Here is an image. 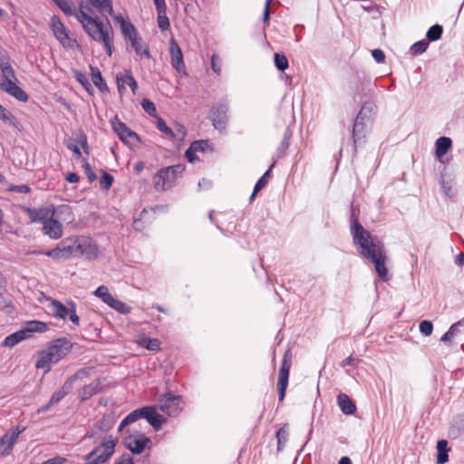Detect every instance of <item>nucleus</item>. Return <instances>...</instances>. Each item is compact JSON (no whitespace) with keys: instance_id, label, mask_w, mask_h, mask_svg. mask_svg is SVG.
I'll list each match as a JSON object with an SVG mask.
<instances>
[{"instance_id":"1","label":"nucleus","mask_w":464,"mask_h":464,"mask_svg":"<svg viewBox=\"0 0 464 464\" xmlns=\"http://www.w3.org/2000/svg\"><path fill=\"white\" fill-rule=\"evenodd\" d=\"M79 8L76 14L77 20L82 25L84 31L96 42H102L106 53L111 55L113 37L112 29L110 24L104 26L102 22L90 14L92 13V7L96 9L100 14H109L112 19L118 15L113 12L112 0H76Z\"/></svg>"},{"instance_id":"2","label":"nucleus","mask_w":464,"mask_h":464,"mask_svg":"<svg viewBox=\"0 0 464 464\" xmlns=\"http://www.w3.org/2000/svg\"><path fill=\"white\" fill-rule=\"evenodd\" d=\"M351 233L354 245L360 248L361 255L374 265L375 271L383 281H388L390 277L385 266L387 256L383 243L373 238L356 219L351 226Z\"/></svg>"},{"instance_id":"3","label":"nucleus","mask_w":464,"mask_h":464,"mask_svg":"<svg viewBox=\"0 0 464 464\" xmlns=\"http://www.w3.org/2000/svg\"><path fill=\"white\" fill-rule=\"evenodd\" d=\"M71 349L72 343L68 339L59 338L54 340L38 353L36 368L43 370V374H46L51 370L52 365L65 357Z\"/></svg>"},{"instance_id":"4","label":"nucleus","mask_w":464,"mask_h":464,"mask_svg":"<svg viewBox=\"0 0 464 464\" xmlns=\"http://www.w3.org/2000/svg\"><path fill=\"white\" fill-rule=\"evenodd\" d=\"M29 217L33 222H39L43 225L44 234L51 239H60L63 236V224L52 216L49 209L44 208L30 210Z\"/></svg>"},{"instance_id":"5","label":"nucleus","mask_w":464,"mask_h":464,"mask_svg":"<svg viewBox=\"0 0 464 464\" xmlns=\"http://www.w3.org/2000/svg\"><path fill=\"white\" fill-rule=\"evenodd\" d=\"M183 170L184 167L180 164L160 169L153 177L155 189L163 191L172 188Z\"/></svg>"},{"instance_id":"6","label":"nucleus","mask_w":464,"mask_h":464,"mask_svg":"<svg viewBox=\"0 0 464 464\" xmlns=\"http://www.w3.org/2000/svg\"><path fill=\"white\" fill-rule=\"evenodd\" d=\"M117 440L111 436L83 457L86 464H104L113 455Z\"/></svg>"},{"instance_id":"7","label":"nucleus","mask_w":464,"mask_h":464,"mask_svg":"<svg viewBox=\"0 0 464 464\" xmlns=\"http://www.w3.org/2000/svg\"><path fill=\"white\" fill-rule=\"evenodd\" d=\"M17 82L13 67L1 71L0 89L19 102H26L28 95L17 85Z\"/></svg>"},{"instance_id":"8","label":"nucleus","mask_w":464,"mask_h":464,"mask_svg":"<svg viewBox=\"0 0 464 464\" xmlns=\"http://www.w3.org/2000/svg\"><path fill=\"white\" fill-rule=\"evenodd\" d=\"M157 406L169 417H175L183 410L182 397L168 391L160 396L159 404Z\"/></svg>"},{"instance_id":"9","label":"nucleus","mask_w":464,"mask_h":464,"mask_svg":"<svg viewBox=\"0 0 464 464\" xmlns=\"http://www.w3.org/2000/svg\"><path fill=\"white\" fill-rule=\"evenodd\" d=\"M76 240L72 237L63 239L56 247L46 251L44 254L54 260H65L77 256Z\"/></svg>"},{"instance_id":"10","label":"nucleus","mask_w":464,"mask_h":464,"mask_svg":"<svg viewBox=\"0 0 464 464\" xmlns=\"http://www.w3.org/2000/svg\"><path fill=\"white\" fill-rule=\"evenodd\" d=\"M372 106L370 104H364L360 110L357 117L354 121L353 126V139L354 143V148L356 149L357 144L360 142L362 139H363L366 135L367 126L366 121L369 118V113L371 112Z\"/></svg>"},{"instance_id":"11","label":"nucleus","mask_w":464,"mask_h":464,"mask_svg":"<svg viewBox=\"0 0 464 464\" xmlns=\"http://www.w3.org/2000/svg\"><path fill=\"white\" fill-rule=\"evenodd\" d=\"M111 123L113 130L124 143L131 146L139 141L138 135L116 117L111 121Z\"/></svg>"},{"instance_id":"12","label":"nucleus","mask_w":464,"mask_h":464,"mask_svg":"<svg viewBox=\"0 0 464 464\" xmlns=\"http://www.w3.org/2000/svg\"><path fill=\"white\" fill-rule=\"evenodd\" d=\"M77 256H84L87 259H95L98 256L99 249L97 245L89 237L76 239Z\"/></svg>"},{"instance_id":"13","label":"nucleus","mask_w":464,"mask_h":464,"mask_svg":"<svg viewBox=\"0 0 464 464\" xmlns=\"http://www.w3.org/2000/svg\"><path fill=\"white\" fill-rule=\"evenodd\" d=\"M123 442L124 446L132 454H140L144 451L146 447L151 443V440L143 433H138L137 435H130L125 438Z\"/></svg>"},{"instance_id":"14","label":"nucleus","mask_w":464,"mask_h":464,"mask_svg":"<svg viewBox=\"0 0 464 464\" xmlns=\"http://www.w3.org/2000/svg\"><path fill=\"white\" fill-rule=\"evenodd\" d=\"M227 111L228 106L226 103H221L211 108L209 119L211 120L215 129L219 130L226 129L227 122Z\"/></svg>"},{"instance_id":"15","label":"nucleus","mask_w":464,"mask_h":464,"mask_svg":"<svg viewBox=\"0 0 464 464\" xmlns=\"http://www.w3.org/2000/svg\"><path fill=\"white\" fill-rule=\"evenodd\" d=\"M51 28L56 39L66 47L72 46L74 40L69 36L68 30L61 22L57 15H53L51 18Z\"/></svg>"},{"instance_id":"16","label":"nucleus","mask_w":464,"mask_h":464,"mask_svg":"<svg viewBox=\"0 0 464 464\" xmlns=\"http://www.w3.org/2000/svg\"><path fill=\"white\" fill-rule=\"evenodd\" d=\"M116 82L118 92L121 95L126 92V86H129L135 95L138 90V83L130 71H126L124 73L119 72L116 74Z\"/></svg>"},{"instance_id":"17","label":"nucleus","mask_w":464,"mask_h":464,"mask_svg":"<svg viewBox=\"0 0 464 464\" xmlns=\"http://www.w3.org/2000/svg\"><path fill=\"white\" fill-rule=\"evenodd\" d=\"M44 209H49V212L52 213V216L61 223L70 224L74 221V215L72 209L68 205H60L58 207H46Z\"/></svg>"},{"instance_id":"18","label":"nucleus","mask_w":464,"mask_h":464,"mask_svg":"<svg viewBox=\"0 0 464 464\" xmlns=\"http://www.w3.org/2000/svg\"><path fill=\"white\" fill-rule=\"evenodd\" d=\"M440 185L444 195L450 198L455 197V178L446 168L440 173Z\"/></svg>"},{"instance_id":"19","label":"nucleus","mask_w":464,"mask_h":464,"mask_svg":"<svg viewBox=\"0 0 464 464\" xmlns=\"http://www.w3.org/2000/svg\"><path fill=\"white\" fill-rule=\"evenodd\" d=\"M114 22L120 25L122 34L130 44L140 37L134 25L122 16L114 17Z\"/></svg>"},{"instance_id":"20","label":"nucleus","mask_w":464,"mask_h":464,"mask_svg":"<svg viewBox=\"0 0 464 464\" xmlns=\"http://www.w3.org/2000/svg\"><path fill=\"white\" fill-rule=\"evenodd\" d=\"M24 430V429L21 430L18 428L11 429L0 439V443L5 446L2 450L3 456H7L12 452L14 442Z\"/></svg>"},{"instance_id":"21","label":"nucleus","mask_w":464,"mask_h":464,"mask_svg":"<svg viewBox=\"0 0 464 464\" xmlns=\"http://www.w3.org/2000/svg\"><path fill=\"white\" fill-rule=\"evenodd\" d=\"M146 408L147 411L144 419L147 420L155 430H160L162 425L167 421L166 418L157 411V409H159L157 405L146 406Z\"/></svg>"},{"instance_id":"22","label":"nucleus","mask_w":464,"mask_h":464,"mask_svg":"<svg viewBox=\"0 0 464 464\" xmlns=\"http://www.w3.org/2000/svg\"><path fill=\"white\" fill-rule=\"evenodd\" d=\"M102 391V385L100 382V379H96L91 383L84 385L79 391V399L81 401H85L89 400L93 395L100 393Z\"/></svg>"},{"instance_id":"23","label":"nucleus","mask_w":464,"mask_h":464,"mask_svg":"<svg viewBox=\"0 0 464 464\" xmlns=\"http://www.w3.org/2000/svg\"><path fill=\"white\" fill-rule=\"evenodd\" d=\"M169 52L171 56L172 66L179 72H180L181 69L184 68L183 55L180 47L174 39L170 40Z\"/></svg>"},{"instance_id":"24","label":"nucleus","mask_w":464,"mask_h":464,"mask_svg":"<svg viewBox=\"0 0 464 464\" xmlns=\"http://www.w3.org/2000/svg\"><path fill=\"white\" fill-rule=\"evenodd\" d=\"M337 404L342 412L345 415H352L356 411V405L353 400L345 393H340L337 396Z\"/></svg>"},{"instance_id":"25","label":"nucleus","mask_w":464,"mask_h":464,"mask_svg":"<svg viewBox=\"0 0 464 464\" xmlns=\"http://www.w3.org/2000/svg\"><path fill=\"white\" fill-rule=\"evenodd\" d=\"M72 389V382L68 379L63 385L51 396L50 404L55 405L59 403Z\"/></svg>"},{"instance_id":"26","label":"nucleus","mask_w":464,"mask_h":464,"mask_svg":"<svg viewBox=\"0 0 464 464\" xmlns=\"http://www.w3.org/2000/svg\"><path fill=\"white\" fill-rule=\"evenodd\" d=\"M147 411L146 406L136 409L130 412L121 422L119 426V430H121V429L130 423L135 422L136 420L145 417V412Z\"/></svg>"},{"instance_id":"27","label":"nucleus","mask_w":464,"mask_h":464,"mask_svg":"<svg viewBox=\"0 0 464 464\" xmlns=\"http://www.w3.org/2000/svg\"><path fill=\"white\" fill-rule=\"evenodd\" d=\"M437 463L444 464L449 461V451L450 448L448 446V440H440L437 441Z\"/></svg>"},{"instance_id":"28","label":"nucleus","mask_w":464,"mask_h":464,"mask_svg":"<svg viewBox=\"0 0 464 464\" xmlns=\"http://www.w3.org/2000/svg\"><path fill=\"white\" fill-rule=\"evenodd\" d=\"M158 13V25L161 30H166L169 27V21L166 15L167 6L165 0H161L160 5H155Z\"/></svg>"},{"instance_id":"29","label":"nucleus","mask_w":464,"mask_h":464,"mask_svg":"<svg viewBox=\"0 0 464 464\" xmlns=\"http://www.w3.org/2000/svg\"><path fill=\"white\" fill-rule=\"evenodd\" d=\"M452 145L451 140L448 137H440L436 140V158L440 160Z\"/></svg>"},{"instance_id":"30","label":"nucleus","mask_w":464,"mask_h":464,"mask_svg":"<svg viewBox=\"0 0 464 464\" xmlns=\"http://www.w3.org/2000/svg\"><path fill=\"white\" fill-rule=\"evenodd\" d=\"M51 310L54 316L65 320L70 312V305H63L60 301L53 300L50 304Z\"/></svg>"},{"instance_id":"31","label":"nucleus","mask_w":464,"mask_h":464,"mask_svg":"<svg viewBox=\"0 0 464 464\" xmlns=\"http://www.w3.org/2000/svg\"><path fill=\"white\" fill-rule=\"evenodd\" d=\"M28 336L26 334V332H24V328L8 335L5 337V339L3 342V345L6 347H14L17 343H19L21 341L27 339Z\"/></svg>"},{"instance_id":"32","label":"nucleus","mask_w":464,"mask_h":464,"mask_svg":"<svg viewBox=\"0 0 464 464\" xmlns=\"http://www.w3.org/2000/svg\"><path fill=\"white\" fill-rule=\"evenodd\" d=\"M47 329L48 326L45 323L36 320L27 322L25 327L24 328L28 338L31 337L33 333H44Z\"/></svg>"},{"instance_id":"33","label":"nucleus","mask_w":464,"mask_h":464,"mask_svg":"<svg viewBox=\"0 0 464 464\" xmlns=\"http://www.w3.org/2000/svg\"><path fill=\"white\" fill-rule=\"evenodd\" d=\"M131 47L134 49L136 54L140 58H150V53L148 45L143 42L141 36L138 38L133 44H130Z\"/></svg>"},{"instance_id":"34","label":"nucleus","mask_w":464,"mask_h":464,"mask_svg":"<svg viewBox=\"0 0 464 464\" xmlns=\"http://www.w3.org/2000/svg\"><path fill=\"white\" fill-rule=\"evenodd\" d=\"M93 295L100 298L104 304L107 305H111L114 300L112 295L109 292V289L105 285L99 286L94 292Z\"/></svg>"},{"instance_id":"35","label":"nucleus","mask_w":464,"mask_h":464,"mask_svg":"<svg viewBox=\"0 0 464 464\" xmlns=\"http://www.w3.org/2000/svg\"><path fill=\"white\" fill-rule=\"evenodd\" d=\"M464 432V418L462 416L456 417L450 430V436L457 438Z\"/></svg>"},{"instance_id":"36","label":"nucleus","mask_w":464,"mask_h":464,"mask_svg":"<svg viewBox=\"0 0 464 464\" xmlns=\"http://www.w3.org/2000/svg\"><path fill=\"white\" fill-rule=\"evenodd\" d=\"M56 5L68 16L74 15L76 17V14L78 10H76L71 0H53Z\"/></svg>"},{"instance_id":"37","label":"nucleus","mask_w":464,"mask_h":464,"mask_svg":"<svg viewBox=\"0 0 464 464\" xmlns=\"http://www.w3.org/2000/svg\"><path fill=\"white\" fill-rule=\"evenodd\" d=\"M292 360V353L287 349L284 354L282 365L279 371V377H288Z\"/></svg>"},{"instance_id":"38","label":"nucleus","mask_w":464,"mask_h":464,"mask_svg":"<svg viewBox=\"0 0 464 464\" xmlns=\"http://www.w3.org/2000/svg\"><path fill=\"white\" fill-rule=\"evenodd\" d=\"M276 439H277V450L282 451L285 446V443L288 440V430L286 425L279 428L276 431Z\"/></svg>"},{"instance_id":"39","label":"nucleus","mask_w":464,"mask_h":464,"mask_svg":"<svg viewBox=\"0 0 464 464\" xmlns=\"http://www.w3.org/2000/svg\"><path fill=\"white\" fill-rule=\"evenodd\" d=\"M92 70V80L93 84L100 90H103L107 87L105 81L103 80L101 72L97 68H91Z\"/></svg>"},{"instance_id":"40","label":"nucleus","mask_w":464,"mask_h":464,"mask_svg":"<svg viewBox=\"0 0 464 464\" xmlns=\"http://www.w3.org/2000/svg\"><path fill=\"white\" fill-rule=\"evenodd\" d=\"M443 33V28L440 24H434L427 31L426 37L430 41H437L440 39Z\"/></svg>"},{"instance_id":"41","label":"nucleus","mask_w":464,"mask_h":464,"mask_svg":"<svg viewBox=\"0 0 464 464\" xmlns=\"http://www.w3.org/2000/svg\"><path fill=\"white\" fill-rule=\"evenodd\" d=\"M270 176V169H268L256 183L252 195L249 200L252 201L256 195L266 186L267 179Z\"/></svg>"},{"instance_id":"42","label":"nucleus","mask_w":464,"mask_h":464,"mask_svg":"<svg viewBox=\"0 0 464 464\" xmlns=\"http://www.w3.org/2000/svg\"><path fill=\"white\" fill-rule=\"evenodd\" d=\"M111 308L116 310L117 312L122 314H128L130 313L131 308L127 304L122 301L117 300L114 298L113 302L110 305Z\"/></svg>"},{"instance_id":"43","label":"nucleus","mask_w":464,"mask_h":464,"mask_svg":"<svg viewBox=\"0 0 464 464\" xmlns=\"http://www.w3.org/2000/svg\"><path fill=\"white\" fill-rule=\"evenodd\" d=\"M275 65L281 72L286 70L288 68V60L285 54L276 53Z\"/></svg>"},{"instance_id":"44","label":"nucleus","mask_w":464,"mask_h":464,"mask_svg":"<svg viewBox=\"0 0 464 464\" xmlns=\"http://www.w3.org/2000/svg\"><path fill=\"white\" fill-rule=\"evenodd\" d=\"M172 132L173 135H170V138L178 140H183L187 134L185 127L179 123H175L174 128H172Z\"/></svg>"},{"instance_id":"45","label":"nucleus","mask_w":464,"mask_h":464,"mask_svg":"<svg viewBox=\"0 0 464 464\" xmlns=\"http://www.w3.org/2000/svg\"><path fill=\"white\" fill-rule=\"evenodd\" d=\"M429 46V43L425 40H420L413 44L411 47L412 54L417 55L424 53Z\"/></svg>"},{"instance_id":"46","label":"nucleus","mask_w":464,"mask_h":464,"mask_svg":"<svg viewBox=\"0 0 464 464\" xmlns=\"http://www.w3.org/2000/svg\"><path fill=\"white\" fill-rule=\"evenodd\" d=\"M289 379H278L277 382V392H278V401H283L285 396V392L288 386Z\"/></svg>"},{"instance_id":"47","label":"nucleus","mask_w":464,"mask_h":464,"mask_svg":"<svg viewBox=\"0 0 464 464\" xmlns=\"http://www.w3.org/2000/svg\"><path fill=\"white\" fill-rule=\"evenodd\" d=\"M191 150H195L196 152H204L208 150L209 143L208 140H196L190 144Z\"/></svg>"},{"instance_id":"48","label":"nucleus","mask_w":464,"mask_h":464,"mask_svg":"<svg viewBox=\"0 0 464 464\" xmlns=\"http://www.w3.org/2000/svg\"><path fill=\"white\" fill-rule=\"evenodd\" d=\"M156 126H157V129L164 133L165 135H167L168 137H170V135H173V132H172V128H169L166 122L164 121V120L162 118H158L157 119V122H156Z\"/></svg>"},{"instance_id":"49","label":"nucleus","mask_w":464,"mask_h":464,"mask_svg":"<svg viewBox=\"0 0 464 464\" xmlns=\"http://www.w3.org/2000/svg\"><path fill=\"white\" fill-rule=\"evenodd\" d=\"M67 304L70 305V312L68 314V316H69L71 322L74 325L78 326L80 324V319L76 314V304L72 301L67 302Z\"/></svg>"},{"instance_id":"50","label":"nucleus","mask_w":464,"mask_h":464,"mask_svg":"<svg viewBox=\"0 0 464 464\" xmlns=\"http://www.w3.org/2000/svg\"><path fill=\"white\" fill-rule=\"evenodd\" d=\"M141 106L148 114L150 116H156V106L149 99H143L141 102Z\"/></svg>"},{"instance_id":"51","label":"nucleus","mask_w":464,"mask_h":464,"mask_svg":"<svg viewBox=\"0 0 464 464\" xmlns=\"http://www.w3.org/2000/svg\"><path fill=\"white\" fill-rule=\"evenodd\" d=\"M112 181H113V177L111 175H110L109 173L103 171V174L100 180L101 188L108 190L111 187Z\"/></svg>"},{"instance_id":"52","label":"nucleus","mask_w":464,"mask_h":464,"mask_svg":"<svg viewBox=\"0 0 464 464\" xmlns=\"http://www.w3.org/2000/svg\"><path fill=\"white\" fill-rule=\"evenodd\" d=\"M420 332L424 335V336H429L432 333V330H433V325L431 324V322L430 321H422L420 324Z\"/></svg>"},{"instance_id":"53","label":"nucleus","mask_w":464,"mask_h":464,"mask_svg":"<svg viewBox=\"0 0 464 464\" xmlns=\"http://www.w3.org/2000/svg\"><path fill=\"white\" fill-rule=\"evenodd\" d=\"M143 343L150 351H157L160 348V342L158 339H144Z\"/></svg>"},{"instance_id":"54","label":"nucleus","mask_w":464,"mask_h":464,"mask_svg":"<svg viewBox=\"0 0 464 464\" xmlns=\"http://www.w3.org/2000/svg\"><path fill=\"white\" fill-rule=\"evenodd\" d=\"M0 119L5 121L12 122L14 120V117L8 110L0 104Z\"/></svg>"},{"instance_id":"55","label":"nucleus","mask_w":464,"mask_h":464,"mask_svg":"<svg viewBox=\"0 0 464 464\" xmlns=\"http://www.w3.org/2000/svg\"><path fill=\"white\" fill-rule=\"evenodd\" d=\"M11 67L9 57L4 53H0V70H5Z\"/></svg>"},{"instance_id":"56","label":"nucleus","mask_w":464,"mask_h":464,"mask_svg":"<svg viewBox=\"0 0 464 464\" xmlns=\"http://www.w3.org/2000/svg\"><path fill=\"white\" fill-rule=\"evenodd\" d=\"M372 55L378 63H383L385 60V54L381 49H374Z\"/></svg>"},{"instance_id":"57","label":"nucleus","mask_w":464,"mask_h":464,"mask_svg":"<svg viewBox=\"0 0 464 464\" xmlns=\"http://www.w3.org/2000/svg\"><path fill=\"white\" fill-rule=\"evenodd\" d=\"M218 55L216 54H213L212 57H211V67H212V70L218 74L219 75L220 72H221V64L220 63H218Z\"/></svg>"},{"instance_id":"58","label":"nucleus","mask_w":464,"mask_h":464,"mask_svg":"<svg viewBox=\"0 0 464 464\" xmlns=\"http://www.w3.org/2000/svg\"><path fill=\"white\" fill-rule=\"evenodd\" d=\"M114 464H134L133 459L129 454H122Z\"/></svg>"},{"instance_id":"59","label":"nucleus","mask_w":464,"mask_h":464,"mask_svg":"<svg viewBox=\"0 0 464 464\" xmlns=\"http://www.w3.org/2000/svg\"><path fill=\"white\" fill-rule=\"evenodd\" d=\"M83 168H84L85 174H86L87 178L89 179V180L90 181H94L97 179V176L94 173V171L92 169L90 164L89 163H85L83 165Z\"/></svg>"},{"instance_id":"60","label":"nucleus","mask_w":464,"mask_h":464,"mask_svg":"<svg viewBox=\"0 0 464 464\" xmlns=\"http://www.w3.org/2000/svg\"><path fill=\"white\" fill-rule=\"evenodd\" d=\"M288 146H289V139H288L287 135L285 134L284 139H283V140H282V142H281V145H280V147L278 149L279 156L285 154V151L287 150Z\"/></svg>"},{"instance_id":"61","label":"nucleus","mask_w":464,"mask_h":464,"mask_svg":"<svg viewBox=\"0 0 464 464\" xmlns=\"http://www.w3.org/2000/svg\"><path fill=\"white\" fill-rule=\"evenodd\" d=\"M196 153L197 152L195 150H191V146H189V148L185 152V156L189 162L193 163L198 160L196 156Z\"/></svg>"},{"instance_id":"62","label":"nucleus","mask_w":464,"mask_h":464,"mask_svg":"<svg viewBox=\"0 0 464 464\" xmlns=\"http://www.w3.org/2000/svg\"><path fill=\"white\" fill-rule=\"evenodd\" d=\"M67 148L70 150L73 151L77 158L82 157V152H81V150H80L79 146L77 145V143L72 142V141L69 142V143H67Z\"/></svg>"},{"instance_id":"63","label":"nucleus","mask_w":464,"mask_h":464,"mask_svg":"<svg viewBox=\"0 0 464 464\" xmlns=\"http://www.w3.org/2000/svg\"><path fill=\"white\" fill-rule=\"evenodd\" d=\"M10 189L18 193H29L31 190L27 185L14 186Z\"/></svg>"},{"instance_id":"64","label":"nucleus","mask_w":464,"mask_h":464,"mask_svg":"<svg viewBox=\"0 0 464 464\" xmlns=\"http://www.w3.org/2000/svg\"><path fill=\"white\" fill-rule=\"evenodd\" d=\"M0 307L9 308V310H8L9 313L13 310L11 301L5 299L2 295H0Z\"/></svg>"}]
</instances>
